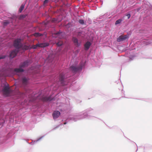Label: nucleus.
<instances>
[{
    "label": "nucleus",
    "instance_id": "15",
    "mask_svg": "<svg viewBox=\"0 0 152 152\" xmlns=\"http://www.w3.org/2000/svg\"><path fill=\"white\" fill-rule=\"evenodd\" d=\"M54 31L52 32V34H56L57 37H60L61 38H63L64 37V34H63L62 31L59 30L58 32H57L56 29L55 28H53Z\"/></svg>",
    "mask_w": 152,
    "mask_h": 152
},
{
    "label": "nucleus",
    "instance_id": "2",
    "mask_svg": "<svg viewBox=\"0 0 152 152\" xmlns=\"http://www.w3.org/2000/svg\"><path fill=\"white\" fill-rule=\"evenodd\" d=\"M71 75L68 72H63L60 74L58 82L61 86L64 87L63 91H67L68 88L71 86Z\"/></svg>",
    "mask_w": 152,
    "mask_h": 152
},
{
    "label": "nucleus",
    "instance_id": "28",
    "mask_svg": "<svg viewBox=\"0 0 152 152\" xmlns=\"http://www.w3.org/2000/svg\"><path fill=\"white\" fill-rule=\"evenodd\" d=\"M79 23L81 25H84L85 23L83 19H80L79 21Z\"/></svg>",
    "mask_w": 152,
    "mask_h": 152
},
{
    "label": "nucleus",
    "instance_id": "9",
    "mask_svg": "<svg viewBox=\"0 0 152 152\" xmlns=\"http://www.w3.org/2000/svg\"><path fill=\"white\" fill-rule=\"evenodd\" d=\"M31 63V60L30 59H28L21 62L20 65L23 69V68L28 67Z\"/></svg>",
    "mask_w": 152,
    "mask_h": 152
},
{
    "label": "nucleus",
    "instance_id": "29",
    "mask_svg": "<svg viewBox=\"0 0 152 152\" xmlns=\"http://www.w3.org/2000/svg\"><path fill=\"white\" fill-rule=\"evenodd\" d=\"M142 7H144V8H146L148 7V5L143 1Z\"/></svg>",
    "mask_w": 152,
    "mask_h": 152
},
{
    "label": "nucleus",
    "instance_id": "25",
    "mask_svg": "<svg viewBox=\"0 0 152 152\" xmlns=\"http://www.w3.org/2000/svg\"><path fill=\"white\" fill-rule=\"evenodd\" d=\"M129 57V60L130 61H131L135 57V56L134 55H131L129 56H127Z\"/></svg>",
    "mask_w": 152,
    "mask_h": 152
},
{
    "label": "nucleus",
    "instance_id": "7",
    "mask_svg": "<svg viewBox=\"0 0 152 152\" xmlns=\"http://www.w3.org/2000/svg\"><path fill=\"white\" fill-rule=\"evenodd\" d=\"M50 1H51L52 2H54L55 3H62L63 5L67 7H68L69 5V4L67 2L68 0H45L44 1V4H47Z\"/></svg>",
    "mask_w": 152,
    "mask_h": 152
},
{
    "label": "nucleus",
    "instance_id": "27",
    "mask_svg": "<svg viewBox=\"0 0 152 152\" xmlns=\"http://www.w3.org/2000/svg\"><path fill=\"white\" fill-rule=\"evenodd\" d=\"M14 116H9V119L10 120V121H14Z\"/></svg>",
    "mask_w": 152,
    "mask_h": 152
},
{
    "label": "nucleus",
    "instance_id": "18",
    "mask_svg": "<svg viewBox=\"0 0 152 152\" xmlns=\"http://www.w3.org/2000/svg\"><path fill=\"white\" fill-rule=\"evenodd\" d=\"M33 108L35 109V110L41 107L40 104L38 102L36 103L33 106Z\"/></svg>",
    "mask_w": 152,
    "mask_h": 152
},
{
    "label": "nucleus",
    "instance_id": "31",
    "mask_svg": "<svg viewBox=\"0 0 152 152\" xmlns=\"http://www.w3.org/2000/svg\"><path fill=\"white\" fill-rule=\"evenodd\" d=\"M109 16V14L108 13H106L103 15V18H106Z\"/></svg>",
    "mask_w": 152,
    "mask_h": 152
},
{
    "label": "nucleus",
    "instance_id": "20",
    "mask_svg": "<svg viewBox=\"0 0 152 152\" xmlns=\"http://www.w3.org/2000/svg\"><path fill=\"white\" fill-rule=\"evenodd\" d=\"M43 137V136H42L40 137L37 140L34 141V142H33V141L32 140V141L31 142H30V143L28 142V143H29L30 144H31V145H33L34 144L36 143L37 141H39L41 139H42ZM27 142L28 143L27 141Z\"/></svg>",
    "mask_w": 152,
    "mask_h": 152
},
{
    "label": "nucleus",
    "instance_id": "23",
    "mask_svg": "<svg viewBox=\"0 0 152 152\" xmlns=\"http://www.w3.org/2000/svg\"><path fill=\"white\" fill-rule=\"evenodd\" d=\"M5 122V119L3 118L0 120V125H3Z\"/></svg>",
    "mask_w": 152,
    "mask_h": 152
},
{
    "label": "nucleus",
    "instance_id": "40",
    "mask_svg": "<svg viewBox=\"0 0 152 152\" xmlns=\"http://www.w3.org/2000/svg\"><path fill=\"white\" fill-rule=\"evenodd\" d=\"M102 18H103V15L102 16H101L100 17H99V18L100 19H102Z\"/></svg>",
    "mask_w": 152,
    "mask_h": 152
},
{
    "label": "nucleus",
    "instance_id": "22",
    "mask_svg": "<svg viewBox=\"0 0 152 152\" xmlns=\"http://www.w3.org/2000/svg\"><path fill=\"white\" fill-rule=\"evenodd\" d=\"M123 20L122 19H119L116 20L115 22V24L116 25L118 24H120L122 21Z\"/></svg>",
    "mask_w": 152,
    "mask_h": 152
},
{
    "label": "nucleus",
    "instance_id": "13",
    "mask_svg": "<svg viewBox=\"0 0 152 152\" xmlns=\"http://www.w3.org/2000/svg\"><path fill=\"white\" fill-rule=\"evenodd\" d=\"M92 44V42L88 41H87L84 45V50L86 51L87 52L91 46Z\"/></svg>",
    "mask_w": 152,
    "mask_h": 152
},
{
    "label": "nucleus",
    "instance_id": "1",
    "mask_svg": "<svg viewBox=\"0 0 152 152\" xmlns=\"http://www.w3.org/2000/svg\"><path fill=\"white\" fill-rule=\"evenodd\" d=\"M94 112L93 110L91 108L87 109L82 112L74 114L73 116H69L66 119H64L62 120L64 124H66L70 121H76L78 120L87 118L90 119H94L96 117L90 115Z\"/></svg>",
    "mask_w": 152,
    "mask_h": 152
},
{
    "label": "nucleus",
    "instance_id": "43",
    "mask_svg": "<svg viewBox=\"0 0 152 152\" xmlns=\"http://www.w3.org/2000/svg\"><path fill=\"white\" fill-rule=\"evenodd\" d=\"M9 75H10L9 74H8V76H9Z\"/></svg>",
    "mask_w": 152,
    "mask_h": 152
},
{
    "label": "nucleus",
    "instance_id": "5",
    "mask_svg": "<svg viewBox=\"0 0 152 152\" xmlns=\"http://www.w3.org/2000/svg\"><path fill=\"white\" fill-rule=\"evenodd\" d=\"M55 97L51 95L46 96L42 98L43 103H46L48 104V105H49L50 103L52 102L53 101H55Z\"/></svg>",
    "mask_w": 152,
    "mask_h": 152
},
{
    "label": "nucleus",
    "instance_id": "19",
    "mask_svg": "<svg viewBox=\"0 0 152 152\" xmlns=\"http://www.w3.org/2000/svg\"><path fill=\"white\" fill-rule=\"evenodd\" d=\"M26 1H25V2L24 3H23L21 5L19 9V12L20 13H21L22 12V11L23 10L24 8L25 4H26Z\"/></svg>",
    "mask_w": 152,
    "mask_h": 152
},
{
    "label": "nucleus",
    "instance_id": "38",
    "mask_svg": "<svg viewBox=\"0 0 152 152\" xmlns=\"http://www.w3.org/2000/svg\"><path fill=\"white\" fill-rule=\"evenodd\" d=\"M4 71H5V72H6L7 73V72H8V70H7V69H5V68H4Z\"/></svg>",
    "mask_w": 152,
    "mask_h": 152
},
{
    "label": "nucleus",
    "instance_id": "6",
    "mask_svg": "<svg viewBox=\"0 0 152 152\" xmlns=\"http://www.w3.org/2000/svg\"><path fill=\"white\" fill-rule=\"evenodd\" d=\"M3 86H2L3 87L2 91L5 93V96H8L10 94V88L9 85L6 81H5L3 83Z\"/></svg>",
    "mask_w": 152,
    "mask_h": 152
},
{
    "label": "nucleus",
    "instance_id": "11",
    "mask_svg": "<svg viewBox=\"0 0 152 152\" xmlns=\"http://www.w3.org/2000/svg\"><path fill=\"white\" fill-rule=\"evenodd\" d=\"M55 44L58 47H59L58 50L59 52H60L64 45L61 39H59L55 42Z\"/></svg>",
    "mask_w": 152,
    "mask_h": 152
},
{
    "label": "nucleus",
    "instance_id": "36",
    "mask_svg": "<svg viewBox=\"0 0 152 152\" xmlns=\"http://www.w3.org/2000/svg\"><path fill=\"white\" fill-rule=\"evenodd\" d=\"M60 126V125H58L57 126H56V127H54V128H53L52 130H52H55L57 128H58Z\"/></svg>",
    "mask_w": 152,
    "mask_h": 152
},
{
    "label": "nucleus",
    "instance_id": "10",
    "mask_svg": "<svg viewBox=\"0 0 152 152\" xmlns=\"http://www.w3.org/2000/svg\"><path fill=\"white\" fill-rule=\"evenodd\" d=\"M72 41L76 48H79L81 45V42L78 40L77 37H74L72 38Z\"/></svg>",
    "mask_w": 152,
    "mask_h": 152
},
{
    "label": "nucleus",
    "instance_id": "24",
    "mask_svg": "<svg viewBox=\"0 0 152 152\" xmlns=\"http://www.w3.org/2000/svg\"><path fill=\"white\" fill-rule=\"evenodd\" d=\"M42 48H45L48 47L49 45V44L48 42H44L42 43Z\"/></svg>",
    "mask_w": 152,
    "mask_h": 152
},
{
    "label": "nucleus",
    "instance_id": "37",
    "mask_svg": "<svg viewBox=\"0 0 152 152\" xmlns=\"http://www.w3.org/2000/svg\"><path fill=\"white\" fill-rule=\"evenodd\" d=\"M32 48L34 49H36L37 48V45H34L33 46Z\"/></svg>",
    "mask_w": 152,
    "mask_h": 152
},
{
    "label": "nucleus",
    "instance_id": "3",
    "mask_svg": "<svg viewBox=\"0 0 152 152\" xmlns=\"http://www.w3.org/2000/svg\"><path fill=\"white\" fill-rule=\"evenodd\" d=\"M22 39L20 38H17L14 41L13 44V46L15 49L10 52L9 57L10 59L16 57L17 55V53L18 52L21 48L23 46V44L21 42Z\"/></svg>",
    "mask_w": 152,
    "mask_h": 152
},
{
    "label": "nucleus",
    "instance_id": "33",
    "mask_svg": "<svg viewBox=\"0 0 152 152\" xmlns=\"http://www.w3.org/2000/svg\"><path fill=\"white\" fill-rule=\"evenodd\" d=\"M42 43H38L36 44L37 47H39L41 48H42Z\"/></svg>",
    "mask_w": 152,
    "mask_h": 152
},
{
    "label": "nucleus",
    "instance_id": "35",
    "mask_svg": "<svg viewBox=\"0 0 152 152\" xmlns=\"http://www.w3.org/2000/svg\"><path fill=\"white\" fill-rule=\"evenodd\" d=\"M141 9V7H139L136 9V11L137 12H139L140 10Z\"/></svg>",
    "mask_w": 152,
    "mask_h": 152
},
{
    "label": "nucleus",
    "instance_id": "34",
    "mask_svg": "<svg viewBox=\"0 0 152 152\" xmlns=\"http://www.w3.org/2000/svg\"><path fill=\"white\" fill-rule=\"evenodd\" d=\"M6 56L5 55L0 56V59H4L6 58Z\"/></svg>",
    "mask_w": 152,
    "mask_h": 152
},
{
    "label": "nucleus",
    "instance_id": "32",
    "mask_svg": "<svg viewBox=\"0 0 152 152\" xmlns=\"http://www.w3.org/2000/svg\"><path fill=\"white\" fill-rule=\"evenodd\" d=\"M26 15L24 14L21 15L20 16V18L22 19H24L26 18Z\"/></svg>",
    "mask_w": 152,
    "mask_h": 152
},
{
    "label": "nucleus",
    "instance_id": "12",
    "mask_svg": "<svg viewBox=\"0 0 152 152\" xmlns=\"http://www.w3.org/2000/svg\"><path fill=\"white\" fill-rule=\"evenodd\" d=\"M21 80L22 82L24 87H26L29 82V79L25 76H23L21 77Z\"/></svg>",
    "mask_w": 152,
    "mask_h": 152
},
{
    "label": "nucleus",
    "instance_id": "14",
    "mask_svg": "<svg viewBox=\"0 0 152 152\" xmlns=\"http://www.w3.org/2000/svg\"><path fill=\"white\" fill-rule=\"evenodd\" d=\"M129 34L128 33L127 34L122 36L121 35L119 36L117 38V41L118 42H121L125 40L129 39Z\"/></svg>",
    "mask_w": 152,
    "mask_h": 152
},
{
    "label": "nucleus",
    "instance_id": "17",
    "mask_svg": "<svg viewBox=\"0 0 152 152\" xmlns=\"http://www.w3.org/2000/svg\"><path fill=\"white\" fill-rule=\"evenodd\" d=\"M61 114L60 112L58 110L54 111L52 113V116L53 119L55 120Z\"/></svg>",
    "mask_w": 152,
    "mask_h": 152
},
{
    "label": "nucleus",
    "instance_id": "30",
    "mask_svg": "<svg viewBox=\"0 0 152 152\" xmlns=\"http://www.w3.org/2000/svg\"><path fill=\"white\" fill-rule=\"evenodd\" d=\"M126 16H127L128 19H129L131 16L130 12H128L126 14Z\"/></svg>",
    "mask_w": 152,
    "mask_h": 152
},
{
    "label": "nucleus",
    "instance_id": "41",
    "mask_svg": "<svg viewBox=\"0 0 152 152\" xmlns=\"http://www.w3.org/2000/svg\"><path fill=\"white\" fill-rule=\"evenodd\" d=\"M148 58L151 59H152V57Z\"/></svg>",
    "mask_w": 152,
    "mask_h": 152
},
{
    "label": "nucleus",
    "instance_id": "44",
    "mask_svg": "<svg viewBox=\"0 0 152 152\" xmlns=\"http://www.w3.org/2000/svg\"><path fill=\"white\" fill-rule=\"evenodd\" d=\"M12 24H13V22H12Z\"/></svg>",
    "mask_w": 152,
    "mask_h": 152
},
{
    "label": "nucleus",
    "instance_id": "45",
    "mask_svg": "<svg viewBox=\"0 0 152 152\" xmlns=\"http://www.w3.org/2000/svg\"><path fill=\"white\" fill-rule=\"evenodd\" d=\"M41 66L40 65H39V67L40 66Z\"/></svg>",
    "mask_w": 152,
    "mask_h": 152
},
{
    "label": "nucleus",
    "instance_id": "4",
    "mask_svg": "<svg viewBox=\"0 0 152 152\" xmlns=\"http://www.w3.org/2000/svg\"><path fill=\"white\" fill-rule=\"evenodd\" d=\"M86 60H82L78 65L73 64L69 67L70 71L74 75L81 72L83 69H84L86 64Z\"/></svg>",
    "mask_w": 152,
    "mask_h": 152
},
{
    "label": "nucleus",
    "instance_id": "21",
    "mask_svg": "<svg viewBox=\"0 0 152 152\" xmlns=\"http://www.w3.org/2000/svg\"><path fill=\"white\" fill-rule=\"evenodd\" d=\"M10 22L9 20H5L4 21L3 25L4 26H7V25H8L10 23Z\"/></svg>",
    "mask_w": 152,
    "mask_h": 152
},
{
    "label": "nucleus",
    "instance_id": "16",
    "mask_svg": "<svg viewBox=\"0 0 152 152\" xmlns=\"http://www.w3.org/2000/svg\"><path fill=\"white\" fill-rule=\"evenodd\" d=\"M25 71V70L22 68L20 65L18 68H15L14 70V72L16 74H17L18 73L24 72Z\"/></svg>",
    "mask_w": 152,
    "mask_h": 152
},
{
    "label": "nucleus",
    "instance_id": "8",
    "mask_svg": "<svg viewBox=\"0 0 152 152\" xmlns=\"http://www.w3.org/2000/svg\"><path fill=\"white\" fill-rule=\"evenodd\" d=\"M23 94L20 91H19L17 95V97L16 99L17 101L21 104H23V100L24 99Z\"/></svg>",
    "mask_w": 152,
    "mask_h": 152
},
{
    "label": "nucleus",
    "instance_id": "42",
    "mask_svg": "<svg viewBox=\"0 0 152 152\" xmlns=\"http://www.w3.org/2000/svg\"><path fill=\"white\" fill-rule=\"evenodd\" d=\"M137 150H138V149L137 148V150L136 151V152H137Z\"/></svg>",
    "mask_w": 152,
    "mask_h": 152
},
{
    "label": "nucleus",
    "instance_id": "39",
    "mask_svg": "<svg viewBox=\"0 0 152 152\" xmlns=\"http://www.w3.org/2000/svg\"><path fill=\"white\" fill-rule=\"evenodd\" d=\"M151 42H150V41H148V42H146V45H148L149 44H150V43H151Z\"/></svg>",
    "mask_w": 152,
    "mask_h": 152
},
{
    "label": "nucleus",
    "instance_id": "26",
    "mask_svg": "<svg viewBox=\"0 0 152 152\" xmlns=\"http://www.w3.org/2000/svg\"><path fill=\"white\" fill-rule=\"evenodd\" d=\"M80 50V49L78 48L74 52V53L76 55H77Z\"/></svg>",
    "mask_w": 152,
    "mask_h": 152
}]
</instances>
